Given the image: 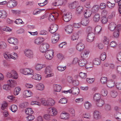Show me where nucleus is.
<instances>
[{
    "instance_id": "1",
    "label": "nucleus",
    "mask_w": 121,
    "mask_h": 121,
    "mask_svg": "<svg viewBox=\"0 0 121 121\" xmlns=\"http://www.w3.org/2000/svg\"><path fill=\"white\" fill-rule=\"evenodd\" d=\"M3 55L4 58L6 60L11 59L16 60L18 58V54L14 52L10 53L8 52H5L3 53Z\"/></svg>"
},
{
    "instance_id": "2",
    "label": "nucleus",
    "mask_w": 121,
    "mask_h": 121,
    "mask_svg": "<svg viewBox=\"0 0 121 121\" xmlns=\"http://www.w3.org/2000/svg\"><path fill=\"white\" fill-rule=\"evenodd\" d=\"M41 102L42 105L46 106H52L55 103V101L54 100L50 98L48 99H42Z\"/></svg>"
},
{
    "instance_id": "3",
    "label": "nucleus",
    "mask_w": 121,
    "mask_h": 121,
    "mask_svg": "<svg viewBox=\"0 0 121 121\" xmlns=\"http://www.w3.org/2000/svg\"><path fill=\"white\" fill-rule=\"evenodd\" d=\"M45 53L44 56L47 60H50L53 58L54 52L53 49L49 50L45 52Z\"/></svg>"
},
{
    "instance_id": "4",
    "label": "nucleus",
    "mask_w": 121,
    "mask_h": 121,
    "mask_svg": "<svg viewBox=\"0 0 121 121\" xmlns=\"http://www.w3.org/2000/svg\"><path fill=\"white\" fill-rule=\"evenodd\" d=\"M7 77L16 79L18 77V75L17 72L14 70H12L10 72H8L7 74Z\"/></svg>"
},
{
    "instance_id": "5",
    "label": "nucleus",
    "mask_w": 121,
    "mask_h": 121,
    "mask_svg": "<svg viewBox=\"0 0 121 121\" xmlns=\"http://www.w3.org/2000/svg\"><path fill=\"white\" fill-rule=\"evenodd\" d=\"M25 56L29 59L33 58L34 57V53L32 50L30 49H26L24 51Z\"/></svg>"
},
{
    "instance_id": "6",
    "label": "nucleus",
    "mask_w": 121,
    "mask_h": 121,
    "mask_svg": "<svg viewBox=\"0 0 121 121\" xmlns=\"http://www.w3.org/2000/svg\"><path fill=\"white\" fill-rule=\"evenodd\" d=\"M49 48V44L46 43H44L40 45L39 47L40 51L44 53L48 51Z\"/></svg>"
},
{
    "instance_id": "7",
    "label": "nucleus",
    "mask_w": 121,
    "mask_h": 121,
    "mask_svg": "<svg viewBox=\"0 0 121 121\" xmlns=\"http://www.w3.org/2000/svg\"><path fill=\"white\" fill-rule=\"evenodd\" d=\"M23 74L25 75H32L34 73V71L30 68H25L21 70Z\"/></svg>"
},
{
    "instance_id": "8",
    "label": "nucleus",
    "mask_w": 121,
    "mask_h": 121,
    "mask_svg": "<svg viewBox=\"0 0 121 121\" xmlns=\"http://www.w3.org/2000/svg\"><path fill=\"white\" fill-rule=\"evenodd\" d=\"M47 111L48 113L52 116H55L57 114V109L54 107H50L48 109Z\"/></svg>"
},
{
    "instance_id": "9",
    "label": "nucleus",
    "mask_w": 121,
    "mask_h": 121,
    "mask_svg": "<svg viewBox=\"0 0 121 121\" xmlns=\"http://www.w3.org/2000/svg\"><path fill=\"white\" fill-rule=\"evenodd\" d=\"M121 28V25H119L117 26L116 29L114 30V31L113 33V37L117 38L119 36V31Z\"/></svg>"
},
{
    "instance_id": "10",
    "label": "nucleus",
    "mask_w": 121,
    "mask_h": 121,
    "mask_svg": "<svg viewBox=\"0 0 121 121\" xmlns=\"http://www.w3.org/2000/svg\"><path fill=\"white\" fill-rule=\"evenodd\" d=\"M72 17V14L70 12L67 13L63 17V20L66 22H67L70 21Z\"/></svg>"
},
{
    "instance_id": "11",
    "label": "nucleus",
    "mask_w": 121,
    "mask_h": 121,
    "mask_svg": "<svg viewBox=\"0 0 121 121\" xmlns=\"http://www.w3.org/2000/svg\"><path fill=\"white\" fill-rule=\"evenodd\" d=\"M17 4L16 1L13 0H10L9 1L7 4V7L12 8L16 6Z\"/></svg>"
},
{
    "instance_id": "12",
    "label": "nucleus",
    "mask_w": 121,
    "mask_h": 121,
    "mask_svg": "<svg viewBox=\"0 0 121 121\" xmlns=\"http://www.w3.org/2000/svg\"><path fill=\"white\" fill-rule=\"evenodd\" d=\"M8 42L9 43L17 45L18 43V40L14 37L9 38L7 40Z\"/></svg>"
},
{
    "instance_id": "13",
    "label": "nucleus",
    "mask_w": 121,
    "mask_h": 121,
    "mask_svg": "<svg viewBox=\"0 0 121 121\" xmlns=\"http://www.w3.org/2000/svg\"><path fill=\"white\" fill-rule=\"evenodd\" d=\"M7 83L11 88H14L17 85L16 82L14 80L10 79L7 80Z\"/></svg>"
},
{
    "instance_id": "14",
    "label": "nucleus",
    "mask_w": 121,
    "mask_h": 121,
    "mask_svg": "<svg viewBox=\"0 0 121 121\" xmlns=\"http://www.w3.org/2000/svg\"><path fill=\"white\" fill-rule=\"evenodd\" d=\"M57 25L55 24H53L51 25L50 29H49V31L52 33H55L58 29Z\"/></svg>"
},
{
    "instance_id": "15",
    "label": "nucleus",
    "mask_w": 121,
    "mask_h": 121,
    "mask_svg": "<svg viewBox=\"0 0 121 121\" xmlns=\"http://www.w3.org/2000/svg\"><path fill=\"white\" fill-rule=\"evenodd\" d=\"M93 117L95 120H98L101 118L100 113L98 111H95L93 112Z\"/></svg>"
},
{
    "instance_id": "16",
    "label": "nucleus",
    "mask_w": 121,
    "mask_h": 121,
    "mask_svg": "<svg viewBox=\"0 0 121 121\" xmlns=\"http://www.w3.org/2000/svg\"><path fill=\"white\" fill-rule=\"evenodd\" d=\"M95 37V35L93 33H89L88 35L87 38V42H92L94 40Z\"/></svg>"
},
{
    "instance_id": "17",
    "label": "nucleus",
    "mask_w": 121,
    "mask_h": 121,
    "mask_svg": "<svg viewBox=\"0 0 121 121\" xmlns=\"http://www.w3.org/2000/svg\"><path fill=\"white\" fill-rule=\"evenodd\" d=\"M23 96L24 98H26L32 96V93L29 90L24 91L23 92Z\"/></svg>"
},
{
    "instance_id": "18",
    "label": "nucleus",
    "mask_w": 121,
    "mask_h": 121,
    "mask_svg": "<svg viewBox=\"0 0 121 121\" xmlns=\"http://www.w3.org/2000/svg\"><path fill=\"white\" fill-rule=\"evenodd\" d=\"M90 53V51L88 50H84L81 53V55L82 58L84 59L87 58Z\"/></svg>"
},
{
    "instance_id": "19",
    "label": "nucleus",
    "mask_w": 121,
    "mask_h": 121,
    "mask_svg": "<svg viewBox=\"0 0 121 121\" xmlns=\"http://www.w3.org/2000/svg\"><path fill=\"white\" fill-rule=\"evenodd\" d=\"M46 65L45 64L37 63L35 66V69L38 71L44 68Z\"/></svg>"
},
{
    "instance_id": "20",
    "label": "nucleus",
    "mask_w": 121,
    "mask_h": 121,
    "mask_svg": "<svg viewBox=\"0 0 121 121\" xmlns=\"http://www.w3.org/2000/svg\"><path fill=\"white\" fill-rule=\"evenodd\" d=\"M117 26H116V25L115 22H112L109 24L108 29L110 31H112L116 29Z\"/></svg>"
},
{
    "instance_id": "21",
    "label": "nucleus",
    "mask_w": 121,
    "mask_h": 121,
    "mask_svg": "<svg viewBox=\"0 0 121 121\" xmlns=\"http://www.w3.org/2000/svg\"><path fill=\"white\" fill-rule=\"evenodd\" d=\"M92 60L90 58H89L88 60L87 63L85 65V68L86 69L89 68H91L93 67V65L92 63Z\"/></svg>"
},
{
    "instance_id": "22",
    "label": "nucleus",
    "mask_w": 121,
    "mask_h": 121,
    "mask_svg": "<svg viewBox=\"0 0 121 121\" xmlns=\"http://www.w3.org/2000/svg\"><path fill=\"white\" fill-rule=\"evenodd\" d=\"M87 61L84 59H80L79 60L78 62L79 65L81 67H83L86 65L87 63Z\"/></svg>"
},
{
    "instance_id": "23",
    "label": "nucleus",
    "mask_w": 121,
    "mask_h": 121,
    "mask_svg": "<svg viewBox=\"0 0 121 121\" xmlns=\"http://www.w3.org/2000/svg\"><path fill=\"white\" fill-rule=\"evenodd\" d=\"M43 39L42 37H38L36 38L34 40V43L37 45H39L43 41Z\"/></svg>"
},
{
    "instance_id": "24",
    "label": "nucleus",
    "mask_w": 121,
    "mask_h": 121,
    "mask_svg": "<svg viewBox=\"0 0 121 121\" xmlns=\"http://www.w3.org/2000/svg\"><path fill=\"white\" fill-rule=\"evenodd\" d=\"M69 117V114L67 113H62L60 114V118L62 119L67 120Z\"/></svg>"
},
{
    "instance_id": "25",
    "label": "nucleus",
    "mask_w": 121,
    "mask_h": 121,
    "mask_svg": "<svg viewBox=\"0 0 121 121\" xmlns=\"http://www.w3.org/2000/svg\"><path fill=\"white\" fill-rule=\"evenodd\" d=\"M65 30L67 34H71L73 31V27L70 25H68L65 27Z\"/></svg>"
},
{
    "instance_id": "26",
    "label": "nucleus",
    "mask_w": 121,
    "mask_h": 121,
    "mask_svg": "<svg viewBox=\"0 0 121 121\" xmlns=\"http://www.w3.org/2000/svg\"><path fill=\"white\" fill-rule=\"evenodd\" d=\"M84 48V44L82 43H79L76 45V48L77 50L78 51H81Z\"/></svg>"
},
{
    "instance_id": "27",
    "label": "nucleus",
    "mask_w": 121,
    "mask_h": 121,
    "mask_svg": "<svg viewBox=\"0 0 121 121\" xmlns=\"http://www.w3.org/2000/svg\"><path fill=\"white\" fill-rule=\"evenodd\" d=\"M92 13V12L91 10L87 9L84 11V15L85 18H88L90 17Z\"/></svg>"
},
{
    "instance_id": "28",
    "label": "nucleus",
    "mask_w": 121,
    "mask_h": 121,
    "mask_svg": "<svg viewBox=\"0 0 121 121\" xmlns=\"http://www.w3.org/2000/svg\"><path fill=\"white\" fill-rule=\"evenodd\" d=\"M53 69L51 66L48 65L47 66L45 69L44 73L45 74H48L52 72Z\"/></svg>"
},
{
    "instance_id": "29",
    "label": "nucleus",
    "mask_w": 121,
    "mask_h": 121,
    "mask_svg": "<svg viewBox=\"0 0 121 121\" xmlns=\"http://www.w3.org/2000/svg\"><path fill=\"white\" fill-rule=\"evenodd\" d=\"M32 75V78L33 79L38 81L41 80L42 77L40 75L36 73L33 74Z\"/></svg>"
},
{
    "instance_id": "30",
    "label": "nucleus",
    "mask_w": 121,
    "mask_h": 121,
    "mask_svg": "<svg viewBox=\"0 0 121 121\" xmlns=\"http://www.w3.org/2000/svg\"><path fill=\"white\" fill-rule=\"evenodd\" d=\"M100 18V15L98 13H96L93 17V21L95 22H98Z\"/></svg>"
},
{
    "instance_id": "31",
    "label": "nucleus",
    "mask_w": 121,
    "mask_h": 121,
    "mask_svg": "<svg viewBox=\"0 0 121 121\" xmlns=\"http://www.w3.org/2000/svg\"><path fill=\"white\" fill-rule=\"evenodd\" d=\"M79 32L77 33H73L71 36V39L72 41H74L78 40L79 38L78 34Z\"/></svg>"
},
{
    "instance_id": "32",
    "label": "nucleus",
    "mask_w": 121,
    "mask_h": 121,
    "mask_svg": "<svg viewBox=\"0 0 121 121\" xmlns=\"http://www.w3.org/2000/svg\"><path fill=\"white\" fill-rule=\"evenodd\" d=\"M7 15V13L5 10H0V18H5Z\"/></svg>"
},
{
    "instance_id": "33",
    "label": "nucleus",
    "mask_w": 121,
    "mask_h": 121,
    "mask_svg": "<svg viewBox=\"0 0 121 121\" xmlns=\"http://www.w3.org/2000/svg\"><path fill=\"white\" fill-rule=\"evenodd\" d=\"M83 10V7L82 6H79L76 8V14H79L82 13Z\"/></svg>"
},
{
    "instance_id": "34",
    "label": "nucleus",
    "mask_w": 121,
    "mask_h": 121,
    "mask_svg": "<svg viewBox=\"0 0 121 121\" xmlns=\"http://www.w3.org/2000/svg\"><path fill=\"white\" fill-rule=\"evenodd\" d=\"M35 86L37 89L40 91H42L44 89V85L41 83L37 84Z\"/></svg>"
},
{
    "instance_id": "35",
    "label": "nucleus",
    "mask_w": 121,
    "mask_h": 121,
    "mask_svg": "<svg viewBox=\"0 0 121 121\" xmlns=\"http://www.w3.org/2000/svg\"><path fill=\"white\" fill-rule=\"evenodd\" d=\"M96 102L97 105L98 107H101L104 104V100L102 99H99Z\"/></svg>"
},
{
    "instance_id": "36",
    "label": "nucleus",
    "mask_w": 121,
    "mask_h": 121,
    "mask_svg": "<svg viewBox=\"0 0 121 121\" xmlns=\"http://www.w3.org/2000/svg\"><path fill=\"white\" fill-rule=\"evenodd\" d=\"M99 8V5H95L92 7L91 11L93 13H96L98 11Z\"/></svg>"
},
{
    "instance_id": "37",
    "label": "nucleus",
    "mask_w": 121,
    "mask_h": 121,
    "mask_svg": "<svg viewBox=\"0 0 121 121\" xmlns=\"http://www.w3.org/2000/svg\"><path fill=\"white\" fill-rule=\"evenodd\" d=\"M102 29V27L100 26H97L94 29V31L95 34H100Z\"/></svg>"
},
{
    "instance_id": "38",
    "label": "nucleus",
    "mask_w": 121,
    "mask_h": 121,
    "mask_svg": "<svg viewBox=\"0 0 121 121\" xmlns=\"http://www.w3.org/2000/svg\"><path fill=\"white\" fill-rule=\"evenodd\" d=\"M114 116L117 120L121 121V113L119 112H117L114 114Z\"/></svg>"
},
{
    "instance_id": "39",
    "label": "nucleus",
    "mask_w": 121,
    "mask_h": 121,
    "mask_svg": "<svg viewBox=\"0 0 121 121\" xmlns=\"http://www.w3.org/2000/svg\"><path fill=\"white\" fill-rule=\"evenodd\" d=\"M73 90L72 94L73 95H78L79 93V91L78 88L76 87H72Z\"/></svg>"
},
{
    "instance_id": "40",
    "label": "nucleus",
    "mask_w": 121,
    "mask_h": 121,
    "mask_svg": "<svg viewBox=\"0 0 121 121\" xmlns=\"http://www.w3.org/2000/svg\"><path fill=\"white\" fill-rule=\"evenodd\" d=\"M89 20L88 18L82 19L81 21V23L83 26H86L89 22Z\"/></svg>"
},
{
    "instance_id": "41",
    "label": "nucleus",
    "mask_w": 121,
    "mask_h": 121,
    "mask_svg": "<svg viewBox=\"0 0 121 121\" xmlns=\"http://www.w3.org/2000/svg\"><path fill=\"white\" fill-rule=\"evenodd\" d=\"M101 95L100 94L96 93L94 95L93 99L94 100L96 101L99 99H101Z\"/></svg>"
},
{
    "instance_id": "42",
    "label": "nucleus",
    "mask_w": 121,
    "mask_h": 121,
    "mask_svg": "<svg viewBox=\"0 0 121 121\" xmlns=\"http://www.w3.org/2000/svg\"><path fill=\"white\" fill-rule=\"evenodd\" d=\"M78 4V2L75 1L74 2L70 4L69 5V8L71 9L75 8Z\"/></svg>"
},
{
    "instance_id": "43",
    "label": "nucleus",
    "mask_w": 121,
    "mask_h": 121,
    "mask_svg": "<svg viewBox=\"0 0 121 121\" xmlns=\"http://www.w3.org/2000/svg\"><path fill=\"white\" fill-rule=\"evenodd\" d=\"M115 85L114 82V81L112 80L108 81L107 83V85L109 88H111L114 86Z\"/></svg>"
},
{
    "instance_id": "44",
    "label": "nucleus",
    "mask_w": 121,
    "mask_h": 121,
    "mask_svg": "<svg viewBox=\"0 0 121 121\" xmlns=\"http://www.w3.org/2000/svg\"><path fill=\"white\" fill-rule=\"evenodd\" d=\"M108 94V91L105 88L102 89L100 92V94L103 96H106Z\"/></svg>"
},
{
    "instance_id": "45",
    "label": "nucleus",
    "mask_w": 121,
    "mask_h": 121,
    "mask_svg": "<svg viewBox=\"0 0 121 121\" xmlns=\"http://www.w3.org/2000/svg\"><path fill=\"white\" fill-rule=\"evenodd\" d=\"M54 89L55 91L59 92L60 91L61 87L59 85H55L54 86Z\"/></svg>"
},
{
    "instance_id": "46",
    "label": "nucleus",
    "mask_w": 121,
    "mask_h": 121,
    "mask_svg": "<svg viewBox=\"0 0 121 121\" xmlns=\"http://www.w3.org/2000/svg\"><path fill=\"white\" fill-rule=\"evenodd\" d=\"M115 4L111 3L110 1H108L107 3V5L108 8L110 9H112L115 6Z\"/></svg>"
},
{
    "instance_id": "47",
    "label": "nucleus",
    "mask_w": 121,
    "mask_h": 121,
    "mask_svg": "<svg viewBox=\"0 0 121 121\" xmlns=\"http://www.w3.org/2000/svg\"><path fill=\"white\" fill-rule=\"evenodd\" d=\"M102 41L104 44L107 45L108 44L109 39L107 37L104 36L103 38Z\"/></svg>"
},
{
    "instance_id": "48",
    "label": "nucleus",
    "mask_w": 121,
    "mask_h": 121,
    "mask_svg": "<svg viewBox=\"0 0 121 121\" xmlns=\"http://www.w3.org/2000/svg\"><path fill=\"white\" fill-rule=\"evenodd\" d=\"M7 47V43L4 41H1L0 49H6Z\"/></svg>"
},
{
    "instance_id": "49",
    "label": "nucleus",
    "mask_w": 121,
    "mask_h": 121,
    "mask_svg": "<svg viewBox=\"0 0 121 121\" xmlns=\"http://www.w3.org/2000/svg\"><path fill=\"white\" fill-rule=\"evenodd\" d=\"M84 106L86 109H89L91 107V104L89 102L87 101L85 102Z\"/></svg>"
},
{
    "instance_id": "50",
    "label": "nucleus",
    "mask_w": 121,
    "mask_h": 121,
    "mask_svg": "<svg viewBox=\"0 0 121 121\" xmlns=\"http://www.w3.org/2000/svg\"><path fill=\"white\" fill-rule=\"evenodd\" d=\"M9 109L12 112H15L17 110V108L16 105L13 104L11 106Z\"/></svg>"
},
{
    "instance_id": "51",
    "label": "nucleus",
    "mask_w": 121,
    "mask_h": 121,
    "mask_svg": "<svg viewBox=\"0 0 121 121\" xmlns=\"http://www.w3.org/2000/svg\"><path fill=\"white\" fill-rule=\"evenodd\" d=\"M21 90V89L19 87H16L14 89V94L15 95H16L20 93V91Z\"/></svg>"
},
{
    "instance_id": "52",
    "label": "nucleus",
    "mask_w": 121,
    "mask_h": 121,
    "mask_svg": "<svg viewBox=\"0 0 121 121\" xmlns=\"http://www.w3.org/2000/svg\"><path fill=\"white\" fill-rule=\"evenodd\" d=\"M25 112L26 114L29 115L33 114L34 112L31 108H28L26 109Z\"/></svg>"
},
{
    "instance_id": "53",
    "label": "nucleus",
    "mask_w": 121,
    "mask_h": 121,
    "mask_svg": "<svg viewBox=\"0 0 121 121\" xmlns=\"http://www.w3.org/2000/svg\"><path fill=\"white\" fill-rule=\"evenodd\" d=\"M111 96L112 97L115 98L116 97L118 94L117 91L115 90H112L110 92Z\"/></svg>"
},
{
    "instance_id": "54",
    "label": "nucleus",
    "mask_w": 121,
    "mask_h": 121,
    "mask_svg": "<svg viewBox=\"0 0 121 121\" xmlns=\"http://www.w3.org/2000/svg\"><path fill=\"white\" fill-rule=\"evenodd\" d=\"M93 63L95 65H100L101 63L100 60L99 58H95L93 60Z\"/></svg>"
},
{
    "instance_id": "55",
    "label": "nucleus",
    "mask_w": 121,
    "mask_h": 121,
    "mask_svg": "<svg viewBox=\"0 0 121 121\" xmlns=\"http://www.w3.org/2000/svg\"><path fill=\"white\" fill-rule=\"evenodd\" d=\"M2 88L3 89L6 91L9 90L11 88L8 84H4L2 86Z\"/></svg>"
},
{
    "instance_id": "56",
    "label": "nucleus",
    "mask_w": 121,
    "mask_h": 121,
    "mask_svg": "<svg viewBox=\"0 0 121 121\" xmlns=\"http://www.w3.org/2000/svg\"><path fill=\"white\" fill-rule=\"evenodd\" d=\"M15 23L19 25L20 24H24V22L20 18L17 19L14 22Z\"/></svg>"
},
{
    "instance_id": "57",
    "label": "nucleus",
    "mask_w": 121,
    "mask_h": 121,
    "mask_svg": "<svg viewBox=\"0 0 121 121\" xmlns=\"http://www.w3.org/2000/svg\"><path fill=\"white\" fill-rule=\"evenodd\" d=\"M51 116L49 114H45L43 116V118L46 120L49 121L50 120Z\"/></svg>"
},
{
    "instance_id": "58",
    "label": "nucleus",
    "mask_w": 121,
    "mask_h": 121,
    "mask_svg": "<svg viewBox=\"0 0 121 121\" xmlns=\"http://www.w3.org/2000/svg\"><path fill=\"white\" fill-rule=\"evenodd\" d=\"M69 112L71 116L74 117L75 115V111L74 109L72 108H70L69 109Z\"/></svg>"
},
{
    "instance_id": "59",
    "label": "nucleus",
    "mask_w": 121,
    "mask_h": 121,
    "mask_svg": "<svg viewBox=\"0 0 121 121\" xmlns=\"http://www.w3.org/2000/svg\"><path fill=\"white\" fill-rule=\"evenodd\" d=\"M95 79V78H87L86 79V81L89 84H91L94 82Z\"/></svg>"
},
{
    "instance_id": "60",
    "label": "nucleus",
    "mask_w": 121,
    "mask_h": 121,
    "mask_svg": "<svg viewBox=\"0 0 121 121\" xmlns=\"http://www.w3.org/2000/svg\"><path fill=\"white\" fill-rule=\"evenodd\" d=\"M101 21L103 24H106L108 22V18L106 17L103 16L101 18Z\"/></svg>"
},
{
    "instance_id": "61",
    "label": "nucleus",
    "mask_w": 121,
    "mask_h": 121,
    "mask_svg": "<svg viewBox=\"0 0 121 121\" xmlns=\"http://www.w3.org/2000/svg\"><path fill=\"white\" fill-rule=\"evenodd\" d=\"M59 103L62 104H65L67 103V99L65 98H61L59 101Z\"/></svg>"
},
{
    "instance_id": "62",
    "label": "nucleus",
    "mask_w": 121,
    "mask_h": 121,
    "mask_svg": "<svg viewBox=\"0 0 121 121\" xmlns=\"http://www.w3.org/2000/svg\"><path fill=\"white\" fill-rule=\"evenodd\" d=\"M80 77L82 78L85 79L87 77V74L82 72H80L79 74Z\"/></svg>"
},
{
    "instance_id": "63",
    "label": "nucleus",
    "mask_w": 121,
    "mask_h": 121,
    "mask_svg": "<svg viewBox=\"0 0 121 121\" xmlns=\"http://www.w3.org/2000/svg\"><path fill=\"white\" fill-rule=\"evenodd\" d=\"M52 37L58 40L60 38V35L58 33H56L53 35Z\"/></svg>"
},
{
    "instance_id": "64",
    "label": "nucleus",
    "mask_w": 121,
    "mask_h": 121,
    "mask_svg": "<svg viewBox=\"0 0 121 121\" xmlns=\"http://www.w3.org/2000/svg\"><path fill=\"white\" fill-rule=\"evenodd\" d=\"M48 19L51 22L54 20H55V18L54 17V15L52 13L49 14L48 18Z\"/></svg>"
}]
</instances>
